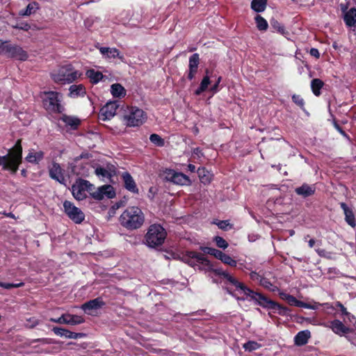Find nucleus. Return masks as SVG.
Wrapping results in <instances>:
<instances>
[{"instance_id": "obj_1", "label": "nucleus", "mask_w": 356, "mask_h": 356, "mask_svg": "<svg viewBox=\"0 0 356 356\" xmlns=\"http://www.w3.org/2000/svg\"><path fill=\"white\" fill-rule=\"evenodd\" d=\"M182 259L185 263L193 267L197 266L200 270L212 271L215 275L223 277L230 284L234 285L238 291H240L244 285V284L240 282L227 272L222 270L221 268L213 269L210 261L200 252L188 251L183 255Z\"/></svg>"}, {"instance_id": "obj_2", "label": "nucleus", "mask_w": 356, "mask_h": 356, "mask_svg": "<svg viewBox=\"0 0 356 356\" xmlns=\"http://www.w3.org/2000/svg\"><path fill=\"white\" fill-rule=\"evenodd\" d=\"M120 225L129 230L140 228L145 222V215L138 207H129L120 215Z\"/></svg>"}, {"instance_id": "obj_3", "label": "nucleus", "mask_w": 356, "mask_h": 356, "mask_svg": "<svg viewBox=\"0 0 356 356\" xmlns=\"http://www.w3.org/2000/svg\"><path fill=\"white\" fill-rule=\"evenodd\" d=\"M22 161V147L19 139L15 145L5 156H0V166L3 170H10L15 173Z\"/></svg>"}, {"instance_id": "obj_4", "label": "nucleus", "mask_w": 356, "mask_h": 356, "mask_svg": "<svg viewBox=\"0 0 356 356\" xmlns=\"http://www.w3.org/2000/svg\"><path fill=\"white\" fill-rule=\"evenodd\" d=\"M166 236L167 232L161 225L152 224L145 235V244L151 248H159L164 243Z\"/></svg>"}, {"instance_id": "obj_5", "label": "nucleus", "mask_w": 356, "mask_h": 356, "mask_svg": "<svg viewBox=\"0 0 356 356\" xmlns=\"http://www.w3.org/2000/svg\"><path fill=\"white\" fill-rule=\"evenodd\" d=\"M81 75L78 70L70 65L60 67L56 72L51 73L52 79L57 83H70L78 79Z\"/></svg>"}, {"instance_id": "obj_6", "label": "nucleus", "mask_w": 356, "mask_h": 356, "mask_svg": "<svg viewBox=\"0 0 356 356\" xmlns=\"http://www.w3.org/2000/svg\"><path fill=\"white\" fill-rule=\"evenodd\" d=\"M45 97L43 99V105L47 111L61 113L65 108L61 105L62 95L56 91H44Z\"/></svg>"}, {"instance_id": "obj_7", "label": "nucleus", "mask_w": 356, "mask_h": 356, "mask_svg": "<svg viewBox=\"0 0 356 356\" xmlns=\"http://www.w3.org/2000/svg\"><path fill=\"white\" fill-rule=\"evenodd\" d=\"M146 113L136 106L128 108L124 115V120L128 127H139L146 121Z\"/></svg>"}, {"instance_id": "obj_8", "label": "nucleus", "mask_w": 356, "mask_h": 356, "mask_svg": "<svg viewBox=\"0 0 356 356\" xmlns=\"http://www.w3.org/2000/svg\"><path fill=\"white\" fill-rule=\"evenodd\" d=\"M239 292L240 293H243L246 296L250 297L252 300L255 301L258 305L264 308L268 309H274L275 306H276L275 301L268 299L266 296L260 293L254 292L245 284Z\"/></svg>"}, {"instance_id": "obj_9", "label": "nucleus", "mask_w": 356, "mask_h": 356, "mask_svg": "<svg viewBox=\"0 0 356 356\" xmlns=\"http://www.w3.org/2000/svg\"><path fill=\"white\" fill-rule=\"evenodd\" d=\"M63 207L66 215L76 224H80L84 220V213L71 202L65 200L63 202Z\"/></svg>"}, {"instance_id": "obj_10", "label": "nucleus", "mask_w": 356, "mask_h": 356, "mask_svg": "<svg viewBox=\"0 0 356 356\" xmlns=\"http://www.w3.org/2000/svg\"><path fill=\"white\" fill-rule=\"evenodd\" d=\"M2 53L8 57L15 58L20 60H26L28 58L27 53L18 45L8 44L2 47Z\"/></svg>"}, {"instance_id": "obj_11", "label": "nucleus", "mask_w": 356, "mask_h": 356, "mask_svg": "<svg viewBox=\"0 0 356 356\" xmlns=\"http://www.w3.org/2000/svg\"><path fill=\"white\" fill-rule=\"evenodd\" d=\"M165 179L178 185H190L191 180L188 176L181 173L177 172L173 170L167 169L164 172Z\"/></svg>"}, {"instance_id": "obj_12", "label": "nucleus", "mask_w": 356, "mask_h": 356, "mask_svg": "<svg viewBox=\"0 0 356 356\" xmlns=\"http://www.w3.org/2000/svg\"><path fill=\"white\" fill-rule=\"evenodd\" d=\"M88 184V180L79 179L72 186V193L74 197L77 200H83L86 198V190Z\"/></svg>"}, {"instance_id": "obj_13", "label": "nucleus", "mask_w": 356, "mask_h": 356, "mask_svg": "<svg viewBox=\"0 0 356 356\" xmlns=\"http://www.w3.org/2000/svg\"><path fill=\"white\" fill-rule=\"evenodd\" d=\"M118 107L117 101L108 102L101 108L99 119L104 121L111 119L115 115Z\"/></svg>"}, {"instance_id": "obj_14", "label": "nucleus", "mask_w": 356, "mask_h": 356, "mask_svg": "<svg viewBox=\"0 0 356 356\" xmlns=\"http://www.w3.org/2000/svg\"><path fill=\"white\" fill-rule=\"evenodd\" d=\"M64 170L59 163L53 162L51 165L49 167V177L60 183V184L65 185V178L64 176Z\"/></svg>"}, {"instance_id": "obj_15", "label": "nucleus", "mask_w": 356, "mask_h": 356, "mask_svg": "<svg viewBox=\"0 0 356 356\" xmlns=\"http://www.w3.org/2000/svg\"><path fill=\"white\" fill-rule=\"evenodd\" d=\"M50 321L60 324L79 325L84 322V319L80 316L63 314L58 318H50Z\"/></svg>"}, {"instance_id": "obj_16", "label": "nucleus", "mask_w": 356, "mask_h": 356, "mask_svg": "<svg viewBox=\"0 0 356 356\" xmlns=\"http://www.w3.org/2000/svg\"><path fill=\"white\" fill-rule=\"evenodd\" d=\"M341 10L344 13L343 20L346 25L348 27L356 28V8H351L350 10H347L346 6H342Z\"/></svg>"}, {"instance_id": "obj_17", "label": "nucleus", "mask_w": 356, "mask_h": 356, "mask_svg": "<svg viewBox=\"0 0 356 356\" xmlns=\"http://www.w3.org/2000/svg\"><path fill=\"white\" fill-rule=\"evenodd\" d=\"M121 177L124 182V188L133 193L138 194V188L130 173L128 172H124L122 174Z\"/></svg>"}, {"instance_id": "obj_18", "label": "nucleus", "mask_w": 356, "mask_h": 356, "mask_svg": "<svg viewBox=\"0 0 356 356\" xmlns=\"http://www.w3.org/2000/svg\"><path fill=\"white\" fill-rule=\"evenodd\" d=\"M330 327L337 334L343 336L350 333L352 330L346 326L339 320L335 319L330 323Z\"/></svg>"}, {"instance_id": "obj_19", "label": "nucleus", "mask_w": 356, "mask_h": 356, "mask_svg": "<svg viewBox=\"0 0 356 356\" xmlns=\"http://www.w3.org/2000/svg\"><path fill=\"white\" fill-rule=\"evenodd\" d=\"M200 63V56L198 54L195 53L193 54L190 58H189V63H188V79L189 80H192L197 72V67Z\"/></svg>"}, {"instance_id": "obj_20", "label": "nucleus", "mask_w": 356, "mask_h": 356, "mask_svg": "<svg viewBox=\"0 0 356 356\" xmlns=\"http://www.w3.org/2000/svg\"><path fill=\"white\" fill-rule=\"evenodd\" d=\"M99 50L102 56L106 58H118L122 62H125L124 56L121 55L120 51L116 48L101 47L99 48Z\"/></svg>"}, {"instance_id": "obj_21", "label": "nucleus", "mask_w": 356, "mask_h": 356, "mask_svg": "<svg viewBox=\"0 0 356 356\" xmlns=\"http://www.w3.org/2000/svg\"><path fill=\"white\" fill-rule=\"evenodd\" d=\"M316 191V186L314 184L309 185L306 183L302 186L295 188V193L304 198L312 196Z\"/></svg>"}, {"instance_id": "obj_22", "label": "nucleus", "mask_w": 356, "mask_h": 356, "mask_svg": "<svg viewBox=\"0 0 356 356\" xmlns=\"http://www.w3.org/2000/svg\"><path fill=\"white\" fill-rule=\"evenodd\" d=\"M52 330L56 335L60 336V337H65V338H67V339H76L82 338V337H85V335H86L84 333H76V332H71L65 328L58 327H54L52 329Z\"/></svg>"}, {"instance_id": "obj_23", "label": "nucleus", "mask_w": 356, "mask_h": 356, "mask_svg": "<svg viewBox=\"0 0 356 356\" xmlns=\"http://www.w3.org/2000/svg\"><path fill=\"white\" fill-rule=\"evenodd\" d=\"M104 305L105 303L101 298H97L85 302L81 308L85 312L90 314L91 310L98 309Z\"/></svg>"}, {"instance_id": "obj_24", "label": "nucleus", "mask_w": 356, "mask_h": 356, "mask_svg": "<svg viewBox=\"0 0 356 356\" xmlns=\"http://www.w3.org/2000/svg\"><path fill=\"white\" fill-rule=\"evenodd\" d=\"M340 207L343 211L346 222L352 227H355L356 222L353 210L344 202L340 203Z\"/></svg>"}, {"instance_id": "obj_25", "label": "nucleus", "mask_w": 356, "mask_h": 356, "mask_svg": "<svg viewBox=\"0 0 356 356\" xmlns=\"http://www.w3.org/2000/svg\"><path fill=\"white\" fill-rule=\"evenodd\" d=\"M69 90V96L71 98L83 97L86 93V88L83 84L72 85L70 87Z\"/></svg>"}, {"instance_id": "obj_26", "label": "nucleus", "mask_w": 356, "mask_h": 356, "mask_svg": "<svg viewBox=\"0 0 356 356\" xmlns=\"http://www.w3.org/2000/svg\"><path fill=\"white\" fill-rule=\"evenodd\" d=\"M310 337L311 334L309 330L300 331L294 337L295 344L300 346L305 345Z\"/></svg>"}, {"instance_id": "obj_27", "label": "nucleus", "mask_w": 356, "mask_h": 356, "mask_svg": "<svg viewBox=\"0 0 356 356\" xmlns=\"http://www.w3.org/2000/svg\"><path fill=\"white\" fill-rule=\"evenodd\" d=\"M40 8V5L36 1L29 3L24 10H21L19 12L20 16H30L37 12Z\"/></svg>"}, {"instance_id": "obj_28", "label": "nucleus", "mask_w": 356, "mask_h": 356, "mask_svg": "<svg viewBox=\"0 0 356 356\" xmlns=\"http://www.w3.org/2000/svg\"><path fill=\"white\" fill-rule=\"evenodd\" d=\"M111 168H114V167L113 165H111V168H108V169H106L103 167L99 166V167L96 168L95 172L96 175L98 176L99 177L110 178L115 174L114 169L112 170Z\"/></svg>"}, {"instance_id": "obj_29", "label": "nucleus", "mask_w": 356, "mask_h": 356, "mask_svg": "<svg viewBox=\"0 0 356 356\" xmlns=\"http://www.w3.org/2000/svg\"><path fill=\"white\" fill-rule=\"evenodd\" d=\"M44 158V152L42 151H30L26 157V160L31 163H38Z\"/></svg>"}, {"instance_id": "obj_30", "label": "nucleus", "mask_w": 356, "mask_h": 356, "mask_svg": "<svg viewBox=\"0 0 356 356\" xmlns=\"http://www.w3.org/2000/svg\"><path fill=\"white\" fill-rule=\"evenodd\" d=\"M111 92L115 97H122L126 95L124 88L120 83H113L111 86Z\"/></svg>"}, {"instance_id": "obj_31", "label": "nucleus", "mask_w": 356, "mask_h": 356, "mask_svg": "<svg viewBox=\"0 0 356 356\" xmlns=\"http://www.w3.org/2000/svg\"><path fill=\"white\" fill-rule=\"evenodd\" d=\"M61 119L66 125L70 126L73 129H76L80 124V120L76 117L64 115Z\"/></svg>"}, {"instance_id": "obj_32", "label": "nucleus", "mask_w": 356, "mask_h": 356, "mask_svg": "<svg viewBox=\"0 0 356 356\" xmlns=\"http://www.w3.org/2000/svg\"><path fill=\"white\" fill-rule=\"evenodd\" d=\"M206 73H207V74H206V76H204L203 77L199 88L195 91V94L196 95H201L203 92H204L207 89L209 85L210 84V78L208 75V73H209L208 70H206Z\"/></svg>"}, {"instance_id": "obj_33", "label": "nucleus", "mask_w": 356, "mask_h": 356, "mask_svg": "<svg viewBox=\"0 0 356 356\" xmlns=\"http://www.w3.org/2000/svg\"><path fill=\"white\" fill-rule=\"evenodd\" d=\"M267 5V0H252L251 8L257 13H261L265 10Z\"/></svg>"}, {"instance_id": "obj_34", "label": "nucleus", "mask_w": 356, "mask_h": 356, "mask_svg": "<svg viewBox=\"0 0 356 356\" xmlns=\"http://www.w3.org/2000/svg\"><path fill=\"white\" fill-rule=\"evenodd\" d=\"M324 86V83L319 79H314L311 82V88L313 93L318 97L321 95V89Z\"/></svg>"}, {"instance_id": "obj_35", "label": "nucleus", "mask_w": 356, "mask_h": 356, "mask_svg": "<svg viewBox=\"0 0 356 356\" xmlns=\"http://www.w3.org/2000/svg\"><path fill=\"white\" fill-rule=\"evenodd\" d=\"M86 75L92 83H98L103 78L102 73L95 70H88Z\"/></svg>"}, {"instance_id": "obj_36", "label": "nucleus", "mask_w": 356, "mask_h": 356, "mask_svg": "<svg viewBox=\"0 0 356 356\" xmlns=\"http://www.w3.org/2000/svg\"><path fill=\"white\" fill-rule=\"evenodd\" d=\"M197 173L202 183L207 184L210 182L211 176L205 168H199L197 170Z\"/></svg>"}, {"instance_id": "obj_37", "label": "nucleus", "mask_w": 356, "mask_h": 356, "mask_svg": "<svg viewBox=\"0 0 356 356\" xmlns=\"http://www.w3.org/2000/svg\"><path fill=\"white\" fill-rule=\"evenodd\" d=\"M257 28L259 31H265L268 29V24L267 21L261 15H257L254 17Z\"/></svg>"}, {"instance_id": "obj_38", "label": "nucleus", "mask_w": 356, "mask_h": 356, "mask_svg": "<svg viewBox=\"0 0 356 356\" xmlns=\"http://www.w3.org/2000/svg\"><path fill=\"white\" fill-rule=\"evenodd\" d=\"M260 285L262 286L263 287H264L265 289L269 290L270 291H272V292H276V291H279L280 289L277 286L273 285L269 280L268 279L266 278V277H262V279L261 280V282H260Z\"/></svg>"}, {"instance_id": "obj_39", "label": "nucleus", "mask_w": 356, "mask_h": 356, "mask_svg": "<svg viewBox=\"0 0 356 356\" xmlns=\"http://www.w3.org/2000/svg\"><path fill=\"white\" fill-rule=\"evenodd\" d=\"M149 140L157 147H161L165 145V140L159 134H152L149 136Z\"/></svg>"}, {"instance_id": "obj_40", "label": "nucleus", "mask_w": 356, "mask_h": 356, "mask_svg": "<svg viewBox=\"0 0 356 356\" xmlns=\"http://www.w3.org/2000/svg\"><path fill=\"white\" fill-rule=\"evenodd\" d=\"M200 250L204 253L214 256L216 258L219 259L221 255L222 251L209 247H200Z\"/></svg>"}, {"instance_id": "obj_41", "label": "nucleus", "mask_w": 356, "mask_h": 356, "mask_svg": "<svg viewBox=\"0 0 356 356\" xmlns=\"http://www.w3.org/2000/svg\"><path fill=\"white\" fill-rule=\"evenodd\" d=\"M218 259H220L224 264H227L230 266H236V261L233 259L230 256L225 254L222 252Z\"/></svg>"}, {"instance_id": "obj_42", "label": "nucleus", "mask_w": 356, "mask_h": 356, "mask_svg": "<svg viewBox=\"0 0 356 356\" xmlns=\"http://www.w3.org/2000/svg\"><path fill=\"white\" fill-rule=\"evenodd\" d=\"M324 305L327 309H334L336 307H338L340 309V311H341L342 315H343V316L349 315V312L347 311L346 308L339 301L336 302L334 307L332 306L329 303H325Z\"/></svg>"}, {"instance_id": "obj_43", "label": "nucleus", "mask_w": 356, "mask_h": 356, "mask_svg": "<svg viewBox=\"0 0 356 356\" xmlns=\"http://www.w3.org/2000/svg\"><path fill=\"white\" fill-rule=\"evenodd\" d=\"M243 347L246 351L252 352L259 349L261 347V345L256 341H249L244 343Z\"/></svg>"}, {"instance_id": "obj_44", "label": "nucleus", "mask_w": 356, "mask_h": 356, "mask_svg": "<svg viewBox=\"0 0 356 356\" xmlns=\"http://www.w3.org/2000/svg\"><path fill=\"white\" fill-rule=\"evenodd\" d=\"M104 198L105 197L108 198H113L115 195V193L113 190V186L111 185L102 186Z\"/></svg>"}, {"instance_id": "obj_45", "label": "nucleus", "mask_w": 356, "mask_h": 356, "mask_svg": "<svg viewBox=\"0 0 356 356\" xmlns=\"http://www.w3.org/2000/svg\"><path fill=\"white\" fill-rule=\"evenodd\" d=\"M275 305H276V306H275L273 310H277L278 314H280L281 316H289V315L290 309L289 308L284 307L276 302H275Z\"/></svg>"}, {"instance_id": "obj_46", "label": "nucleus", "mask_w": 356, "mask_h": 356, "mask_svg": "<svg viewBox=\"0 0 356 356\" xmlns=\"http://www.w3.org/2000/svg\"><path fill=\"white\" fill-rule=\"evenodd\" d=\"M270 26L274 30L277 31L278 33L282 34L284 33V27L276 19H273L270 20Z\"/></svg>"}, {"instance_id": "obj_47", "label": "nucleus", "mask_w": 356, "mask_h": 356, "mask_svg": "<svg viewBox=\"0 0 356 356\" xmlns=\"http://www.w3.org/2000/svg\"><path fill=\"white\" fill-rule=\"evenodd\" d=\"M213 241L218 248L224 250L226 249L229 245L228 243L221 236H216Z\"/></svg>"}, {"instance_id": "obj_48", "label": "nucleus", "mask_w": 356, "mask_h": 356, "mask_svg": "<svg viewBox=\"0 0 356 356\" xmlns=\"http://www.w3.org/2000/svg\"><path fill=\"white\" fill-rule=\"evenodd\" d=\"M12 27L15 29L29 31L31 29V25L27 22H21L15 25H12Z\"/></svg>"}, {"instance_id": "obj_49", "label": "nucleus", "mask_w": 356, "mask_h": 356, "mask_svg": "<svg viewBox=\"0 0 356 356\" xmlns=\"http://www.w3.org/2000/svg\"><path fill=\"white\" fill-rule=\"evenodd\" d=\"M292 100L296 104H297L301 108H304L305 101L300 95H293L292 96Z\"/></svg>"}, {"instance_id": "obj_50", "label": "nucleus", "mask_w": 356, "mask_h": 356, "mask_svg": "<svg viewBox=\"0 0 356 356\" xmlns=\"http://www.w3.org/2000/svg\"><path fill=\"white\" fill-rule=\"evenodd\" d=\"M102 186L99 187L94 193H92V197L97 200H102L104 199Z\"/></svg>"}, {"instance_id": "obj_51", "label": "nucleus", "mask_w": 356, "mask_h": 356, "mask_svg": "<svg viewBox=\"0 0 356 356\" xmlns=\"http://www.w3.org/2000/svg\"><path fill=\"white\" fill-rule=\"evenodd\" d=\"M296 307H302V308H307V309H315L316 307L314 306H312L311 305L304 302L302 301L297 300Z\"/></svg>"}, {"instance_id": "obj_52", "label": "nucleus", "mask_w": 356, "mask_h": 356, "mask_svg": "<svg viewBox=\"0 0 356 356\" xmlns=\"http://www.w3.org/2000/svg\"><path fill=\"white\" fill-rule=\"evenodd\" d=\"M250 278L254 281H258L259 283L261 282V280L262 279L263 276L261 275L259 273L252 271L250 274Z\"/></svg>"}, {"instance_id": "obj_53", "label": "nucleus", "mask_w": 356, "mask_h": 356, "mask_svg": "<svg viewBox=\"0 0 356 356\" xmlns=\"http://www.w3.org/2000/svg\"><path fill=\"white\" fill-rule=\"evenodd\" d=\"M216 224L220 229L223 230H227V227L229 226V222L227 220H220Z\"/></svg>"}, {"instance_id": "obj_54", "label": "nucleus", "mask_w": 356, "mask_h": 356, "mask_svg": "<svg viewBox=\"0 0 356 356\" xmlns=\"http://www.w3.org/2000/svg\"><path fill=\"white\" fill-rule=\"evenodd\" d=\"M35 341H40V342H42L44 344L53 343H54V341L51 339H48V338L37 339L33 340V342H35Z\"/></svg>"}, {"instance_id": "obj_55", "label": "nucleus", "mask_w": 356, "mask_h": 356, "mask_svg": "<svg viewBox=\"0 0 356 356\" xmlns=\"http://www.w3.org/2000/svg\"><path fill=\"white\" fill-rule=\"evenodd\" d=\"M221 79H222L221 76L218 77L216 83L211 88V90L212 92H216L218 91V85L220 83Z\"/></svg>"}, {"instance_id": "obj_56", "label": "nucleus", "mask_w": 356, "mask_h": 356, "mask_svg": "<svg viewBox=\"0 0 356 356\" xmlns=\"http://www.w3.org/2000/svg\"><path fill=\"white\" fill-rule=\"evenodd\" d=\"M309 54L312 56H314L316 58H318L320 57V53L316 48H312L309 51Z\"/></svg>"}, {"instance_id": "obj_57", "label": "nucleus", "mask_w": 356, "mask_h": 356, "mask_svg": "<svg viewBox=\"0 0 356 356\" xmlns=\"http://www.w3.org/2000/svg\"><path fill=\"white\" fill-rule=\"evenodd\" d=\"M286 302L290 305L296 306L297 299L294 296L290 295Z\"/></svg>"}, {"instance_id": "obj_58", "label": "nucleus", "mask_w": 356, "mask_h": 356, "mask_svg": "<svg viewBox=\"0 0 356 356\" xmlns=\"http://www.w3.org/2000/svg\"><path fill=\"white\" fill-rule=\"evenodd\" d=\"M88 184L89 185L88 186H87V190H86V193L88 192L90 193V195L92 196V193H95V186L93 184H90L88 181Z\"/></svg>"}, {"instance_id": "obj_59", "label": "nucleus", "mask_w": 356, "mask_h": 356, "mask_svg": "<svg viewBox=\"0 0 356 356\" xmlns=\"http://www.w3.org/2000/svg\"><path fill=\"white\" fill-rule=\"evenodd\" d=\"M317 243L318 245H321V241H316L313 238H311L310 240H309L308 241V245H309V248H313L315 245V243Z\"/></svg>"}, {"instance_id": "obj_60", "label": "nucleus", "mask_w": 356, "mask_h": 356, "mask_svg": "<svg viewBox=\"0 0 356 356\" xmlns=\"http://www.w3.org/2000/svg\"><path fill=\"white\" fill-rule=\"evenodd\" d=\"M0 286L6 289H10L13 288L12 283H5L0 282Z\"/></svg>"}, {"instance_id": "obj_61", "label": "nucleus", "mask_w": 356, "mask_h": 356, "mask_svg": "<svg viewBox=\"0 0 356 356\" xmlns=\"http://www.w3.org/2000/svg\"><path fill=\"white\" fill-rule=\"evenodd\" d=\"M279 296H280V298H282L284 300L287 301L289 297L290 296V294H287L286 293L281 292L279 291Z\"/></svg>"}, {"instance_id": "obj_62", "label": "nucleus", "mask_w": 356, "mask_h": 356, "mask_svg": "<svg viewBox=\"0 0 356 356\" xmlns=\"http://www.w3.org/2000/svg\"><path fill=\"white\" fill-rule=\"evenodd\" d=\"M348 321L350 322V323H355L356 322V319H355V317L351 314L350 313H349V315H346V316Z\"/></svg>"}, {"instance_id": "obj_63", "label": "nucleus", "mask_w": 356, "mask_h": 356, "mask_svg": "<svg viewBox=\"0 0 356 356\" xmlns=\"http://www.w3.org/2000/svg\"><path fill=\"white\" fill-rule=\"evenodd\" d=\"M334 126L341 134H342L344 136L346 135V133L343 131V129L337 122L334 123Z\"/></svg>"}, {"instance_id": "obj_64", "label": "nucleus", "mask_w": 356, "mask_h": 356, "mask_svg": "<svg viewBox=\"0 0 356 356\" xmlns=\"http://www.w3.org/2000/svg\"><path fill=\"white\" fill-rule=\"evenodd\" d=\"M316 252H317V254L320 257H324L325 256V250H323V249H316Z\"/></svg>"}]
</instances>
